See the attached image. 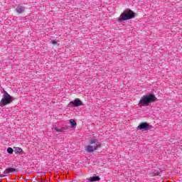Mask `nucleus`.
Listing matches in <instances>:
<instances>
[{"label":"nucleus","mask_w":182,"mask_h":182,"mask_svg":"<svg viewBox=\"0 0 182 182\" xmlns=\"http://www.w3.org/2000/svg\"><path fill=\"white\" fill-rule=\"evenodd\" d=\"M64 128H62L61 129H58L57 128H55V132H58V133H61L62 130H63Z\"/></svg>","instance_id":"14"},{"label":"nucleus","mask_w":182,"mask_h":182,"mask_svg":"<svg viewBox=\"0 0 182 182\" xmlns=\"http://www.w3.org/2000/svg\"><path fill=\"white\" fill-rule=\"evenodd\" d=\"M14 149L11 147H9L7 149V153H9V154H12V153H14Z\"/></svg>","instance_id":"12"},{"label":"nucleus","mask_w":182,"mask_h":182,"mask_svg":"<svg viewBox=\"0 0 182 182\" xmlns=\"http://www.w3.org/2000/svg\"><path fill=\"white\" fill-rule=\"evenodd\" d=\"M100 180V177L99 176H93L90 178V181L93 182V181H99Z\"/></svg>","instance_id":"10"},{"label":"nucleus","mask_w":182,"mask_h":182,"mask_svg":"<svg viewBox=\"0 0 182 182\" xmlns=\"http://www.w3.org/2000/svg\"><path fill=\"white\" fill-rule=\"evenodd\" d=\"M99 147H102V145L97 144V140L91 139H90V145L86 146L85 150L87 153H93V151L97 150Z\"/></svg>","instance_id":"2"},{"label":"nucleus","mask_w":182,"mask_h":182,"mask_svg":"<svg viewBox=\"0 0 182 182\" xmlns=\"http://www.w3.org/2000/svg\"><path fill=\"white\" fill-rule=\"evenodd\" d=\"M137 130H149L150 124L147 122H141L137 127Z\"/></svg>","instance_id":"6"},{"label":"nucleus","mask_w":182,"mask_h":182,"mask_svg":"<svg viewBox=\"0 0 182 182\" xmlns=\"http://www.w3.org/2000/svg\"><path fill=\"white\" fill-rule=\"evenodd\" d=\"M15 171H16V169L14 168H8L5 169L4 174H9V173H15Z\"/></svg>","instance_id":"9"},{"label":"nucleus","mask_w":182,"mask_h":182,"mask_svg":"<svg viewBox=\"0 0 182 182\" xmlns=\"http://www.w3.org/2000/svg\"><path fill=\"white\" fill-rule=\"evenodd\" d=\"M9 103H12V96L7 92H4L3 97L0 101V105L6 106V105H9Z\"/></svg>","instance_id":"4"},{"label":"nucleus","mask_w":182,"mask_h":182,"mask_svg":"<svg viewBox=\"0 0 182 182\" xmlns=\"http://www.w3.org/2000/svg\"><path fill=\"white\" fill-rule=\"evenodd\" d=\"M154 102H157V97L154 96V95L151 94L149 95H144L139 100V106H146V105H149V103H154Z\"/></svg>","instance_id":"1"},{"label":"nucleus","mask_w":182,"mask_h":182,"mask_svg":"<svg viewBox=\"0 0 182 182\" xmlns=\"http://www.w3.org/2000/svg\"><path fill=\"white\" fill-rule=\"evenodd\" d=\"M16 11L17 14H23L24 11H25V7H23L22 5H18L16 7Z\"/></svg>","instance_id":"7"},{"label":"nucleus","mask_w":182,"mask_h":182,"mask_svg":"<svg viewBox=\"0 0 182 182\" xmlns=\"http://www.w3.org/2000/svg\"><path fill=\"white\" fill-rule=\"evenodd\" d=\"M69 105H72L73 107H79V106H83L82 100H80L79 98H75L74 101L70 102Z\"/></svg>","instance_id":"5"},{"label":"nucleus","mask_w":182,"mask_h":182,"mask_svg":"<svg viewBox=\"0 0 182 182\" xmlns=\"http://www.w3.org/2000/svg\"><path fill=\"white\" fill-rule=\"evenodd\" d=\"M136 14L133 12V11L130 9H127L126 11H123L120 17L118 18V22H123V21H127L129 19H133L135 16Z\"/></svg>","instance_id":"3"},{"label":"nucleus","mask_w":182,"mask_h":182,"mask_svg":"<svg viewBox=\"0 0 182 182\" xmlns=\"http://www.w3.org/2000/svg\"><path fill=\"white\" fill-rule=\"evenodd\" d=\"M51 43L53 45V46H56V45H58V41H56V40H53L51 41Z\"/></svg>","instance_id":"13"},{"label":"nucleus","mask_w":182,"mask_h":182,"mask_svg":"<svg viewBox=\"0 0 182 182\" xmlns=\"http://www.w3.org/2000/svg\"><path fill=\"white\" fill-rule=\"evenodd\" d=\"M15 154H23V151L20 147H14Z\"/></svg>","instance_id":"8"},{"label":"nucleus","mask_w":182,"mask_h":182,"mask_svg":"<svg viewBox=\"0 0 182 182\" xmlns=\"http://www.w3.org/2000/svg\"><path fill=\"white\" fill-rule=\"evenodd\" d=\"M70 123L72 125V127H75L76 126V121H75V119H70Z\"/></svg>","instance_id":"11"}]
</instances>
